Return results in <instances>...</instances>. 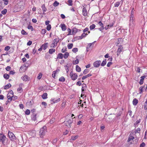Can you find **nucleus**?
I'll list each match as a JSON object with an SVG mask.
<instances>
[{
	"mask_svg": "<svg viewBox=\"0 0 147 147\" xmlns=\"http://www.w3.org/2000/svg\"><path fill=\"white\" fill-rule=\"evenodd\" d=\"M7 140L6 136L3 134L0 133V141L1 142L3 146H5L8 144V143L5 142L6 140Z\"/></svg>",
	"mask_w": 147,
	"mask_h": 147,
	"instance_id": "f257e3e1",
	"label": "nucleus"
},
{
	"mask_svg": "<svg viewBox=\"0 0 147 147\" xmlns=\"http://www.w3.org/2000/svg\"><path fill=\"white\" fill-rule=\"evenodd\" d=\"M47 132V127L46 126H45L42 127L40 129L39 133V135L40 137L43 138Z\"/></svg>",
	"mask_w": 147,
	"mask_h": 147,
	"instance_id": "f03ea898",
	"label": "nucleus"
},
{
	"mask_svg": "<svg viewBox=\"0 0 147 147\" xmlns=\"http://www.w3.org/2000/svg\"><path fill=\"white\" fill-rule=\"evenodd\" d=\"M8 136L11 140L13 141L16 140V137L14 134L10 131H9L8 133Z\"/></svg>",
	"mask_w": 147,
	"mask_h": 147,
	"instance_id": "7ed1b4c3",
	"label": "nucleus"
},
{
	"mask_svg": "<svg viewBox=\"0 0 147 147\" xmlns=\"http://www.w3.org/2000/svg\"><path fill=\"white\" fill-rule=\"evenodd\" d=\"M59 38H57L54 40L53 41L52 45H53L51 47L55 48L57 45V44L59 41Z\"/></svg>",
	"mask_w": 147,
	"mask_h": 147,
	"instance_id": "20e7f679",
	"label": "nucleus"
},
{
	"mask_svg": "<svg viewBox=\"0 0 147 147\" xmlns=\"http://www.w3.org/2000/svg\"><path fill=\"white\" fill-rule=\"evenodd\" d=\"M73 118H71L70 119H69L67 121H66L65 123V125L67 127H71V124L72 123L73 121Z\"/></svg>",
	"mask_w": 147,
	"mask_h": 147,
	"instance_id": "39448f33",
	"label": "nucleus"
},
{
	"mask_svg": "<svg viewBox=\"0 0 147 147\" xmlns=\"http://www.w3.org/2000/svg\"><path fill=\"white\" fill-rule=\"evenodd\" d=\"M70 76L73 80H75L78 77L77 74L76 73L73 74L72 71L70 73Z\"/></svg>",
	"mask_w": 147,
	"mask_h": 147,
	"instance_id": "423d86ee",
	"label": "nucleus"
},
{
	"mask_svg": "<svg viewBox=\"0 0 147 147\" xmlns=\"http://www.w3.org/2000/svg\"><path fill=\"white\" fill-rule=\"evenodd\" d=\"M123 50V47L122 46H119L117 51V55L118 56Z\"/></svg>",
	"mask_w": 147,
	"mask_h": 147,
	"instance_id": "0eeeda50",
	"label": "nucleus"
},
{
	"mask_svg": "<svg viewBox=\"0 0 147 147\" xmlns=\"http://www.w3.org/2000/svg\"><path fill=\"white\" fill-rule=\"evenodd\" d=\"M101 61L100 60L96 61L94 62L93 65L94 67H98L100 64Z\"/></svg>",
	"mask_w": 147,
	"mask_h": 147,
	"instance_id": "6e6552de",
	"label": "nucleus"
},
{
	"mask_svg": "<svg viewBox=\"0 0 147 147\" xmlns=\"http://www.w3.org/2000/svg\"><path fill=\"white\" fill-rule=\"evenodd\" d=\"M146 87L145 86V85H144L143 86H142L140 87L139 89V93L141 94L143 91L144 90H146Z\"/></svg>",
	"mask_w": 147,
	"mask_h": 147,
	"instance_id": "1a4fd4ad",
	"label": "nucleus"
},
{
	"mask_svg": "<svg viewBox=\"0 0 147 147\" xmlns=\"http://www.w3.org/2000/svg\"><path fill=\"white\" fill-rule=\"evenodd\" d=\"M60 99L59 98L57 99L56 98H52L51 100V102L52 104L58 102L60 101Z\"/></svg>",
	"mask_w": 147,
	"mask_h": 147,
	"instance_id": "9d476101",
	"label": "nucleus"
},
{
	"mask_svg": "<svg viewBox=\"0 0 147 147\" xmlns=\"http://www.w3.org/2000/svg\"><path fill=\"white\" fill-rule=\"evenodd\" d=\"M22 79L24 81H29L30 78L26 75H24L21 77Z\"/></svg>",
	"mask_w": 147,
	"mask_h": 147,
	"instance_id": "9b49d317",
	"label": "nucleus"
},
{
	"mask_svg": "<svg viewBox=\"0 0 147 147\" xmlns=\"http://www.w3.org/2000/svg\"><path fill=\"white\" fill-rule=\"evenodd\" d=\"M23 85V84H19V88H18L17 89V91L20 93H21L23 91L22 88V87Z\"/></svg>",
	"mask_w": 147,
	"mask_h": 147,
	"instance_id": "f8f14e48",
	"label": "nucleus"
},
{
	"mask_svg": "<svg viewBox=\"0 0 147 147\" xmlns=\"http://www.w3.org/2000/svg\"><path fill=\"white\" fill-rule=\"evenodd\" d=\"M83 15L85 16H87V11L85 7H84L82 10Z\"/></svg>",
	"mask_w": 147,
	"mask_h": 147,
	"instance_id": "ddd939ff",
	"label": "nucleus"
},
{
	"mask_svg": "<svg viewBox=\"0 0 147 147\" xmlns=\"http://www.w3.org/2000/svg\"><path fill=\"white\" fill-rule=\"evenodd\" d=\"M48 45V43L47 42L45 43L44 44L42 45L41 46L42 47V48L44 50H45L48 47L47 45Z\"/></svg>",
	"mask_w": 147,
	"mask_h": 147,
	"instance_id": "4468645a",
	"label": "nucleus"
},
{
	"mask_svg": "<svg viewBox=\"0 0 147 147\" xmlns=\"http://www.w3.org/2000/svg\"><path fill=\"white\" fill-rule=\"evenodd\" d=\"M145 78V77L144 76H142L141 77V79L140 80V82H139L140 84V85H142L143 84L144 80Z\"/></svg>",
	"mask_w": 147,
	"mask_h": 147,
	"instance_id": "2eb2a0df",
	"label": "nucleus"
},
{
	"mask_svg": "<svg viewBox=\"0 0 147 147\" xmlns=\"http://www.w3.org/2000/svg\"><path fill=\"white\" fill-rule=\"evenodd\" d=\"M32 119L34 121L36 120V115L35 113H33L31 116Z\"/></svg>",
	"mask_w": 147,
	"mask_h": 147,
	"instance_id": "dca6fc26",
	"label": "nucleus"
},
{
	"mask_svg": "<svg viewBox=\"0 0 147 147\" xmlns=\"http://www.w3.org/2000/svg\"><path fill=\"white\" fill-rule=\"evenodd\" d=\"M92 75L91 74H89L87 75L83 76L82 78V80H84L87 78L91 76Z\"/></svg>",
	"mask_w": 147,
	"mask_h": 147,
	"instance_id": "f3484780",
	"label": "nucleus"
},
{
	"mask_svg": "<svg viewBox=\"0 0 147 147\" xmlns=\"http://www.w3.org/2000/svg\"><path fill=\"white\" fill-rule=\"evenodd\" d=\"M138 102V100L136 98H134L133 101V104L134 105H136Z\"/></svg>",
	"mask_w": 147,
	"mask_h": 147,
	"instance_id": "a211bd4d",
	"label": "nucleus"
},
{
	"mask_svg": "<svg viewBox=\"0 0 147 147\" xmlns=\"http://www.w3.org/2000/svg\"><path fill=\"white\" fill-rule=\"evenodd\" d=\"M63 58V55L61 53H59L57 56V59H62Z\"/></svg>",
	"mask_w": 147,
	"mask_h": 147,
	"instance_id": "6ab92c4d",
	"label": "nucleus"
},
{
	"mask_svg": "<svg viewBox=\"0 0 147 147\" xmlns=\"http://www.w3.org/2000/svg\"><path fill=\"white\" fill-rule=\"evenodd\" d=\"M88 34L87 33H83L81 35V36H79L80 39H82L83 38L85 37Z\"/></svg>",
	"mask_w": 147,
	"mask_h": 147,
	"instance_id": "aec40b11",
	"label": "nucleus"
},
{
	"mask_svg": "<svg viewBox=\"0 0 147 147\" xmlns=\"http://www.w3.org/2000/svg\"><path fill=\"white\" fill-rule=\"evenodd\" d=\"M61 28L63 30H66V26L64 24H61Z\"/></svg>",
	"mask_w": 147,
	"mask_h": 147,
	"instance_id": "412c9836",
	"label": "nucleus"
},
{
	"mask_svg": "<svg viewBox=\"0 0 147 147\" xmlns=\"http://www.w3.org/2000/svg\"><path fill=\"white\" fill-rule=\"evenodd\" d=\"M69 55V54L68 52H65L64 55H63V57L65 59H67Z\"/></svg>",
	"mask_w": 147,
	"mask_h": 147,
	"instance_id": "4be33fe9",
	"label": "nucleus"
},
{
	"mask_svg": "<svg viewBox=\"0 0 147 147\" xmlns=\"http://www.w3.org/2000/svg\"><path fill=\"white\" fill-rule=\"evenodd\" d=\"M47 94L46 93H44L42 95V97L43 99H46L47 98Z\"/></svg>",
	"mask_w": 147,
	"mask_h": 147,
	"instance_id": "5701e85b",
	"label": "nucleus"
},
{
	"mask_svg": "<svg viewBox=\"0 0 147 147\" xmlns=\"http://www.w3.org/2000/svg\"><path fill=\"white\" fill-rule=\"evenodd\" d=\"M131 134H130V136H129L128 140V142H129L131 141V140H133L134 139V137L131 136Z\"/></svg>",
	"mask_w": 147,
	"mask_h": 147,
	"instance_id": "b1692460",
	"label": "nucleus"
},
{
	"mask_svg": "<svg viewBox=\"0 0 147 147\" xmlns=\"http://www.w3.org/2000/svg\"><path fill=\"white\" fill-rule=\"evenodd\" d=\"M135 23V21L134 20L129 21V25L131 26L132 27L134 26Z\"/></svg>",
	"mask_w": 147,
	"mask_h": 147,
	"instance_id": "393cba45",
	"label": "nucleus"
},
{
	"mask_svg": "<svg viewBox=\"0 0 147 147\" xmlns=\"http://www.w3.org/2000/svg\"><path fill=\"white\" fill-rule=\"evenodd\" d=\"M55 49H50L49 50V52L50 54H52L53 53L55 52Z\"/></svg>",
	"mask_w": 147,
	"mask_h": 147,
	"instance_id": "a878e982",
	"label": "nucleus"
},
{
	"mask_svg": "<svg viewBox=\"0 0 147 147\" xmlns=\"http://www.w3.org/2000/svg\"><path fill=\"white\" fill-rule=\"evenodd\" d=\"M11 86V85L9 83L8 84H7L4 87V89H8Z\"/></svg>",
	"mask_w": 147,
	"mask_h": 147,
	"instance_id": "bb28decb",
	"label": "nucleus"
},
{
	"mask_svg": "<svg viewBox=\"0 0 147 147\" xmlns=\"http://www.w3.org/2000/svg\"><path fill=\"white\" fill-rule=\"evenodd\" d=\"M106 59H105L102 62L100 63L101 65L102 66H104L106 64Z\"/></svg>",
	"mask_w": 147,
	"mask_h": 147,
	"instance_id": "cd10ccee",
	"label": "nucleus"
},
{
	"mask_svg": "<svg viewBox=\"0 0 147 147\" xmlns=\"http://www.w3.org/2000/svg\"><path fill=\"white\" fill-rule=\"evenodd\" d=\"M76 70L77 71L80 72L81 71V68L78 65H76Z\"/></svg>",
	"mask_w": 147,
	"mask_h": 147,
	"instance_id": "c85d7f7f",
	"label": "nucleus"
},
{
	"mask_svg": "<svg viewBox=\"0 0 147 147\" xmlns=\"http://www.w3.org/2000/svg\"><path fill=\"white\" fill-rule=\"evenodd\" d=\"M41 8H42L43 12H45L46 11L47 9V8L45 7V5H43L42 6Z\"/></svg>",
	"mask_w": 147,
	"mask_h": 147,
	"instance_id": "c756f323",
	"label": "nucleus"
},
{
	"mask_svg": "<svg viewBox=\"0 0 147 147\" xmlns=\"http://www.w3.org/2000/svg\"><path fill=\"white\" fill-rule=\"evenodd\" d=\"M59 81L60 82H64L65 81V79L64 77L62 76L59 78Z\"/></svg>",
	"mask_w": 147,
	"mask_h": 147,
	"instance_id": "7c9ffc66",
	"label": "nucleus"
},
{
	"mask_svg": "<svg viewBox=\"0 0 147 147\" xmlns=\"http://www.w3.org/2000/svg\"><path fill=\"white\" fill-rule=\"evenodd\" d=\"M42 75L41 73H39L37 78L38 80H40L41 78Z\"/></svg>",
	"mask_w": 147,
	"mask_h": 147,
	"instance_id": "2f4dec72",
	"label": "nucleus"
},
{
	"mask_svg": "<svg viewBox=\"0 0 147 147\" xmlns=\"http://www.w3.org/2000/svg\"><path fill=\"white\" fill-rule=\"evenodd\" d=\"M3 77L6 79H8L9 78V76L8 74H4Z\"/></svg>",
	"mask_w": 147,
	"mask_h": 147,
	"instance_id": "473e14b6",
	"label": "nucleus"
},
{
	"mask_svg": "<svg viewBox=\"0 0 147 147\" xmlns=\"http://www.w3.org/2000/svg\"><path fill=\"white\" fill-rule=\"evenodd\" d=\"M73 63L74 65L78 64L79 63V60L78 59H76L75 60L73 61Z\"/></svg>",
	"mask_w": 147,
	"mask_h": 147,
	"instance_id": "72a5a7b5",
	"label": "nucleus"
},
{
	"mask_svg": "<svg viewBox=\"0 0 147 147\" xmlns=\"http://www.w3.org/2000/svg\"><path fill=\"white\" fill-rule=\"evenodd\" d=\"M73 44L72 43H69L67 45V47L68 49H70L72 48Z\"/></svg>",
	"mask_w": 147,
	"mask_h": 147,
	"instance_id": "f704fd0d",
	"label": "nucleus"
},
{
	"mask_svg": "<svg viewBox=\"0 0 147 147\" xmlns=\"http://www.w3.org/2000/svg\"><path fill=\"white\" fill-rule=\"evenodd\" d=\"M59 3L58 2L56 1L54 2L53 5L54 7H57L59 5Z\"/></svg>",
	"mask_w": 147,
	"mask_h": 147,
	"instance_id": "c9c22d12",
	"label": "nucleus"
},
{
	"mask_svg": "<svg viewBox=\"0 0 147 147\" xmlns=\"http://www.w3.org/2000/svg\"><path fill=\"white\" fill-rule=\"evenodd\" d=\"M144 108L145 110L147 109V98L144 104Z\"/></svg>",
	"mask_w": 147,
	"mask_h": 147,
	"instance_id": "e433bc0d",
	"label": "nucleus"
},
{
	"mask_svg": "<svg viewBox=\"0 0 147 147\" xmlns=\"http://www.w3.org/2000/svg\"><path fill=\"white\" fill-rule=\"evenodd\" d=\"M120 4V2L117 1L114 4L115 7H117Z\"/></svg>",
	"mask_w": 147,
	"mask_h": 147,
	"instance_id": "4c0bfd02",
	"label": "nucleus"
},
{
	"mask_svg": "<svg viewBox=\"0 0 147 147\" xmlns=\"http://www.w3.org/2000/svg\"><path fill=\"white\" fill-rule=\"evenodd\" d=\"M95 25L94 24H92V25H90V30H92L95 27Z\"/></svg>",
	"mask_w": 147,
	"mask_h": 147,
	"instance_id": "58836bf2",
	"label": "nucleus"
},
{
	"mask_svg": "<svg viewBox=\"0 0 147 147\" xmlns=\"http://www.w3.org/2000/svg\"><path fill=\"white\" fill-rule=\"evenodd\" d=\"M78 138V136H72L71 137V139L72 140H76Z\"/></svg>",
	"mask_w": 147,
	"mask_h": 147,
	"instance_id": "ea45409f",
	"label": "nucleus"
},
{
	"mask_svg": "<svg viewBox=\"0 0 147 147\" xmlns=\"http://www.w3.org/2000/svg\"><path fill=\"white\" fill-rule=\"evenodd\" d=\"M7 12V10L6 9H4L3 10L1 11V13L3 15L5 14Z\"/></svg>",
	"mask_w": 147,
	"mask_h": 147,
	"instance_id": "a19ab883",
	"label": "nucleus"
},
{
	"mask_svg": "<svg viewBox=\"0 0 147 147\" xmlns=\"http://www.w3.org/2000/svg\"><path fill=\"white\" fill-rule=\"evenodd\" d=\"M86 87V85L85 84H83L82 85V91L83 92L85 88Z\"/></svg>",
	"mask_w": 147,
	"mask_h": 147,
	"instance_id": "79ce46f5",
	"label": "nucleus"
},
{
	"mask_svg": "<svg viewBox=\"0 0 147 147\" xmlns=\"http://www.w3.org/2000/svg\"><path fill=\"white\" fill-rule=\"evenodd\" d=\"M78 49L77 48H75L73 49L72 50V51L76 53V52H78Z\"/></svg>",
	"mask_w": 147,
	"mask_h": 147,
	"instance_id": "37998d69",
	"label": "nucleus"
},
{
	"mask_svg": "<svg viewBox=\"0 0 147 147\" xmlns=\"http://www.w3.org/2000/svg\"><path fill=\"white\" fill-rule=\"evenodd\" d=\"M69 4L68 5L69 6H72L73 5L72 1V0H68V1Z\"/></svg>",
	"mask_w": 147,
	"mask_h": 147,
	"instance_id": "c03bdc74",
	"label": "nucleus"
},
{
	"mask_svg": "<svg viewBox=\"0 0 147 147\" xmlns=\"http://www.w3.org/2000/svg\"><path fill=\"white\" fill-rule=\"evenodd\" d=\"M88 28H86L84 29L83 32L84 33H85V32H86L88 31V34H89L90 32L89 31H88Z\"/></svg>",
	"mask_w": 147,
	"mask_h": 147,
	"instance_id": "a18cd8bd",
	"label": "nucleus"
},
{
	"mask_svg": "<svg viewBox=\"0 0 147 147\" xmlns=\"http://www.w3.org/2000/svg\"><path fill=\"white\" fill-rule=\"evenodd\" d=\"M140 119L137 120L134 123V125L135 126L137 125L138 123H140Z\"/></svg>",
	"mask_w": 147,
	"mask_h": 147,
	"instance_id": "49530a36",
	"label": "nucleus"
},
{
	"mask_svg": "<svg viewBox=\"0 0 147 147\" xmlns=\"http://www.w3.org/2000/svg\"><path fill=\"white\" fill-rule=\"evenodd\" d=\"M11 98H8L6 102V104L7 105L9 102H10L11 101Z\"/></svg>",
	"mask_w": 147,
	"mask_h": 147,
	"instance_id": "de8ad7c7",
	"label": "nucleus"
},
{
	"mask_svg": "<svg viewBox=\"0 0 147 147\" xmlns=\"http://www.w3.org/2000/svg\"><path fill=\"white\" fill-rule=\"evenodd\" d=\"M30 111L29 109H27L25 111V114L27 115H29L30 113Z\"/></svg>",
	"mask_w": 147,
	"mask_h": 147,
	"instance_id": "09e8293b",
	"label": "nucleus"
},
{
	"mask_svg": "<svg viewBox=\"0 0 147 147\" xmlns=\"http://www.w3.org/2000/svg\"><path fill=\"white\" fill-rule=\"evenodd\" d=\"M46 32V30L45 29H42V30L41 33L42 34H44Z\"/></svg>",
	"mask_w": 147,
	"mask_h": 147,
	"instance_id": "8fccbe9b",
	"label": "nucleus"
},
{
	"mask_svg": "<svg viewBox=\"0 0 147 147\" xmlns=\"http://www.w3.org/2000/svg\"><path fill=\"white\" fill-rule=\"evenodd\" d=\"M93 43H89L87 46L86 49H88L89 48H90L92 44H93Z\"/></svg>",
	"mask_w": 147,
	"mask_h": 147,
	"instance_id": "3c124183",
	"label": "nucleus"
},
{
	"mask_svg": "<svg viewBox=\"0 0 147 147\" xmlns=\"http://www.w3.org/2000/svg\"><path fill=\"white\" fill-rule=\"evenodd\" d=\"M51 28V25L49 24L47 26V29L48 31L50 30Z\"/></svg>",
	"mask_w": 147,
	"mask_h": 147,
	"instance_id": "603ef678",
	"label": "nucleus"
},
{
	"mask_svg": "<svg viewBox=\"0 0 147 147\" xmlns=\"http://www.w3.org/2000/svg\"><path fill=\"white\" fill-rule=\"evenodd\" d=\"M10 48V47L9 46H7L5 48L4 50L5 51H8Z\"/></svg>",
	"mask_w": 147,
	"mask_h": 147,
	"instance_id": "864d4df0",
	"label": "nucleus"
},
{
	"mask_svg": "<svg viewBox=\"0 0 147 147\" xmlns=\"http://www.w3.org/2000/svg\"><path fill=\"white\" fill-rule=\"evenodd\" d=\"M21 33L23 35H26L27 33L24 30H22L21 31Z\"/></svg>",
	"mask_w": 147,
	"mask_h": 147,
	"instance_id": "5fc2aeb1",
	"label": "nucleus"
},
{
	"mask_svg": "<svg viewBox=\"0 0 147 147\" xmlns=\"http://www.w3.org/2000/svg\"><path fill=\"white\" fill-rule=\"evenodd\" d=\"M89 71L88 69H85L83 72V73L84 74H86Z\"/></svg>",
	"mask_w": 147,
	"mask_h": 147,
	"instance_id": "6e6d98bb",
	"label": "nucleus"
},
{
	"mask_svg": "<svg viewBox=\"0 0 147 147\" xmlns=\"http://www.w3.org/2000/svg\"><path fill=\"white\" fill-rule=\"evenodd\" d=\"M69 33L68 34H67L68 35H71V30L70 29H69V28H68L67 29V30Z\"/></svg>",
	"mask_w": 147,
	"mask_h": 147,
	"instance_id": "4d7b16f0",
	"label": "nucleus"
},
{
	"mask_svg": "<svg viewBox=\"0 0 147 147\" xmlns=\"http://www.w3.org/2000/svg\"><path fill=\"white\" fill-rule=\"evenodd\" d=\"M134 18L133 15H131V16L130 19L129 21L134 20Z\"/></svg>",
	"mask_w": 147,
	"mask_h": 147,
	"instance_id": "13d9d810",
	"label": "nucleus"
},
{
	"mask_svg": "<svg viewBox=\"0 0 147 147\" xmlns=\"http://www.w3.org/2000/svg\"><path fill=\"white\" fill-rule=\"evenodd\" d=\"M145 146V144L144 142L142 143L140 145V147H144Z\"/></svg>",
	"mask_w": 147,
	"mask_h": 147,
	"instance_id": "bf43d9fd",
	"label": "nucleus"
},
{
	"mask_svg": "<svg viewBox=\"0 0 147 147\" xmlns=\"http://www.w3.org/2000/svg\"><path fill=\"white\" fill-rule=\"evenodd\" d=\"M140 128H138L137 129L136 131V132H135V134H136V132L138 133H140Z\"/></svg>",
	"mask_w": 147,
	"mask_h": 147,
	"instance_id": "052dcab7",
	"label": "nucleus"
},
{
	"mask_svg": "<svg viewBox=\"0 0 147 147\" xmlns=\"http://www.w3.org/2000/svg\"><path fill=\"white\" fill-rule=\"evenodd\" d=\"M28 29H31L32 30L33 28L32 26L31 25H29L28 26Z\"/></svg>",
	"mask_w": 147,
	"mask_h": 147,
	"instance_id": "680f3d73",
	"label": "nucleus"
},
{
	"mask_svg": "<svg viewBox=\"0 0 147 147\" xmlns=\"http://www.w3.org/2000/svg\"><path fill=\"white\" fill-rule=\"evenodd\" d=\"M98 24L101 27H104L103 24L101 22H99L98 23Z\"/></svg>",
	"mask_w": 147,
	"mask_h": 147,
	"instance_id": "e2e57ef3",
	"label": "nucleus"
},
{
	"mask_svg": "<svg viewBox=\"0 0 147 147\" xmlns=\"http://www.w3.org/2000/svg\"><path fill=\"white\" fill-rule=\"evenodd\" d=\"M67 51V48H65V49L63 48L61 50V52L64 53L65 52Z\"/></svg>",
	"mask_w": 147,
	"mask_h": 147,
	"instance_id": "0e129e2a",
	"label": "nucleus"
},
{
	"mask_svg": "<svg viewBox=\"0 0 147 147\" xmlns=\"http://www.w3.org/2000/svg\"><path fill=\"white\" fill-rule=\"evenodd\" d=\"M12 100H15L17 99V96H14L13 95L12 96Z\"/></svg>",
	"mask_w": 147,
	"mask_h": 147,
	"instance_id": "69168bd1",
	"label": "nucleus"
},
{
	"mask_svg": "<svg viewBox=\"0 0 147 147\" xmlns=\"http://www.w3.org/2000/svg\"><path fill=\"white\" fill-rule=\"evenodd\" d=\"M112 64V63L111 62H109L107 65V67H109Z\"/></svg>",
	"mask_w": 147,
	"mask_h": 147,
	"instance_id": "338daca9",
	"label": "nucleus"
},
{
	"mask_svg": "<svg viewBox=\"0 0 147 147\" xmlns=\"http://www.w3.org/2000/svg\"><path fill=\"white\" fill-rule=\"evenodd\" d=\"M57 139L55 138L52 141V143L53 144H55L57 142Z\"/></svg>",
	"mask_w": 147,
	"mask_h": 147,
	"instance_id": "774afa93",
	"label": "nucleus"
}]
</instances>
